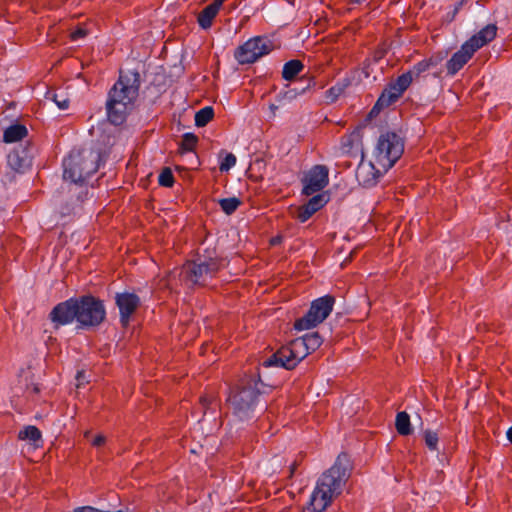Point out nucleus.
Masks as SVG:
<instances>
[{
	"mask_svg": "<svg viewBox=\"0 0 512 512\" xmlns=\"http://www.w3.org/2000/svg\"><path fill=\"white\" fill-rule=\"evenodd\" d=\"M107 317L104 301L92 294L71 297L56 304L48 319L55 330L76 322L82 330H95L102 325Z\"/></svg>",
	"mask_w": 512,
	"mask_h": 512,
	"instance_id": "f257e3e1",
	"label": "nucleus"
},
{
	"mask_svg": "<svg viewBox=\"0 0 512 512\" xmlns=\"http://www.w3.org/2000/svg\"><path fill=\"white\" fill-rule=\"evenodd\" d=\"M349 455L342 452L334 464L319 477L310 500L302 512H324L333 499L341 495L351 476Z\"/></svg>",
	"mask_w": 512,
	"mask_h": 512,
	"instance_id": "f03ea898",
	"label": "nucleus"
},
{
	"mask_svg": "<svg viewBox=\"0 0 512 512\" xmlns=\"http://www.w3.org/2000/svg\"><path fill=\"white\" fill-rule=\"evenodd\" d=\"M140 85L141 76L138 71H120L119 78L109 90L106 101L107 118L111 124L118 126L126 121L134 109Z\"/></svg>",
	"mask_w": 512,
	"mask_h": 512,
	"instance_id": "7ed1b4c3",
	"label": "nucleus"
},
{
	"mask_svg": "<svg viewBox=\"0 0 512 512\" xmlns=\"http://www.w3.org/2000/svg\"><path fill=\"white\" fill-rule=\"evenodd\" d=\"M259 384L265 385L258 370L256 374H245L238 384L230 389L227 401L232 414L240 421L250 420L255 416L261 395Z\"/></svg>",
	"mask_w": 512,
	"mask_h": 512,
	"instance_id": "20e7f679",
	"label": "nucleus"
},
{
	"mask_svg": "<svg viewBox=\"0 0 512 512\" xmlns=\"http://www.w3.org/2000/svg\"><path fill=\"white\" fill-rule=\"evenodd\" d=\"M100 162V151L93 147L73 149L63 160V178L74 184H84L97 172Z\"/></svg>",
	"mask_w": 512,
	"mask_h": 512,
	"instance_id": "39448f33",
	"label": "nucleus"
},
{
	"mask_svg": "<svg viewBox=\"0 0 512 512\" xmlns=\"http://www.w3.org/2000/svg\"><path fill=\"white\" fill-rule=\"evenodd\" d=\"M310 352L301 338L292 340L260 363L262 368H283L293 370Z\"/></svg>",
	"mask_w": 512,
	"mask_h": 512,
	"instance_id": "423d86ee",
	"label": "nucleus"
},
{
	"mask_svg": "<svg viewBox=\"0 0 512 512\" xmlns=\"http://www.w3.org/2000/svg\"><path fill=\"white\" fill-rule=\"evenodd\" d=\"M403 152V137L394 131H387L378 138L374 152L375 162L387 171L401 158Z\"/></svg>",
	"mask_w": 512,
	"mask_h": 512,
	"instance_id": "0eeeda50",
	"label": "nucleus"
},
{
	"mask_svg": "<svg viewBox=\"0 0 512 512\" xmlns=\"http://www.w3.org/2000/svg\"><path fill=\"white\" fill-rule=\"evenodd\" d=\"M334 304L335 297L332 295H325L313 300L306 314L295 321L294 329L302 331L316 327L330 315Z\"/></svg>",
	"mask_w": 512,
	"mask_h": 512,
	"instance_id": "6e6552de",
	"label": "nucleus"
},
{
	"mask_svg": "<svg viewBox=\"0 0 512 512\" xmlns=\"http://www.w3.org/2000/svg\"><path fill=\"white\" fill-rule=\"evenodd\" d=\"M273 50V43L264 36H256L236 48L234 57L239 64H251Z\"/></svg>",
	"mask_w": 512,
	"mask_h": 512,
	"instance_id": "1a4fd4ad",
	"label": "nucleus"
},
{
	"mask_svg": "<svg viewBox=\"0 0 512 512\" xmlns=\"http://www.w3.org/2000/svg\"><path fill=\"white\" fill-rule=\"evenodd\" d=\"M215 263H204L195 259L188 261L184 266L182 273L184 279L193 285H205L208 278H212L219 271Z\"/></svg>",
	"mask_w": 512,
	"mask_h": 512,
	"instance_id": "9d476101",
	"label": "nucleus"
},
{
	"mask_svg": "<svg viewBox=\"0 0 512 512\" xmlns=\"http://www.w3.org/2000/svg\"><path fill=\"white\" fill-rule=\"evenodd\" d=\"M329 170L325 165H315L302 179V194L313 195L321 191L329 182Z\"/></svg>",
	"mask_w": 512,
	"mask_h": 512,
	"instance_id": "9b49d317",
	"label": "nucleus"
},
{
	"mask_svg": "<svg viewBox=\"0 0 512 512\" xmlns=\"http://www.w3.org/2000/svg\"><path fill=\"white\" fill-rule=\"evenodd\" d=\"M115 304L119 309L120 324L125 328L129 325L131 316L136 312L141 301L135 293L122 292L116 293Z\"/></svg>",
	"mask_w": 512,
	"mask_h": 512,
	"instance_id": "f8f14e48",
	"label": "nucleus"
},
{
	"mask_svg": "<svg viewBox=\"0 0 512 512\" xmlns=\"http://www.w3.org/2000/svg\"><path fill=\"white\" fill-rule=\"evenodd\" d=\"M381 176V171L375 167L374 163H365L363 159L361 160L356 170V179L358 183L365 188H371L375 186Z\"/></svg>",
	"mask_w": 512,
	"mask_h": 512,
	"instance_id": "ddd939ff",
	"label": "nucleus"
},
{
	"mask_svg": "<svg viewBox=\"0 0 512 512\" xmlns=\"http://www.w3.org/2000/svg\"><path fill=\"white\" fill-rule=\"evenodd\" d=\"M316 86V81L313 76L306 77L303 76L300 79V83L296 85L295 87H287L285 91L279 92L276 96V100L279 103H282L284 101L291 102L294 100L297 96L302 95L306 93L311 88H314Z\"/></svg>",
	"mask_w": 512,
	"mask_h": 512,
	"instance_id": "4468645a",
	"label": "nucleus"
},
{
	"mask_svg": "<svg viewBox=\"0 0 512 512\" xmlns=\"http://www.w3.org/2000/svg\"><path fill=\"white\" fill-rule=\"evenodd\" d=\"M474 53V50L471 49L466 42H464L461 48L455 52L446 62L447 74L451 76L455 75L464 67L465 64H467Z\"/></svg>",
	"mask_w": 512,
	"mask_h": 512,
	"instance_id": "2eb2a0df",
	"label": "nucleus"
},
{
	"mask_svg": "<svg viewBox=\"0 0 512 512\" xmlns=\"http://www.w3.org/2000/svg\"><path fill=\"white\" fill-rule=\"evenodd\" d=\"M329 200L326 193H318L312 196L309 201L298 208L297 219L304 223L312 217L314 213L319 211Z\"/></svg>",
	"mask_w": 512,
	"mask_h": 512,
	"instance_id": "dca6fc26",
	"label": "nucleus"
},
{
	"mask_svg": "<svg viewBox=\"0 0 512 512\" xmlns=\"http://www.w3.org/2000/svg\"><path fill=\"white\" fill-rule=\"evenodd\" d=\"M496 33L497 26L495 24H488L468 39L466 43L476 52L478 49L491 42L496 37Z\"/></svg>",
	"mask_w": 512,
	"mask_h": 512,
	"instance_id": "f3484780",
	"label": "nucleus"
},
{
	"mask_svg": "<svg viewBox=\"0 0 512 512\" xmlns=\"http://www.w3.org/2000/svg\"><path fill=\"white\" fill-rule=\"evenodd\" d=\"M222 4L223 0H214L198 14L197 22L202 29H208L212 26Z\"/></svg>",
	"mask_w": 512,
	"mask_h": 512,
	"instance_id": "a211bd4d",
	"label": "nucleus"
},
{
	"mask_svg": "<svg viewBox=\"0 0 512 512\" xmlns=\"http://www.w3.org/2000/svg\"><path fill=\"white\" fill-rule=\"evenodd\" d=\"M18 439L23 441H29L31 445L38 448L42 445V433L34 425L25 426L18 433Z\"/></svg>",
	"mask_w": 512,
	"mask_h": 512,
	"instance_id": "6ab92c4d",
	"label": "nucleus"
},
{
	"mask_svg": "<svg viewBox=\"0 0 512 512\" xmlns=\"http://www.w3.org/2000/svg\"><path fill=\"white\" fill-rule=\"evenodd\" d=\"M196 259L207 264L214 262L215 266L220 270L223 267L224 259L218 256L215 247L207 246L202 250L199 249Z\"/></svg>",
	"mask_w": 512,
	"mask_h": 512,
	"instance_id": "aec40b11",
	"label": "nucleus"
},
{
	"mask_svg": "<svg viewBox=\"0 0 512 512\" xmlns=\"http://www.w3.org/2000/svg\"><path fill=\"white\" fill-rule=\"evenodd\" d=\"M394 102L388 98V93H381L376 103L373 105L369 113L366 115L363 126H365L372 119L377 117L379 113L384 109L392 105Z\"/></svg>",
	"mask_w": 512,
	"mask_h": 512,
	"instance_id": "412c9836",
	"label": "nucleus"
},
{
	"mask_svg": "<svg viewBox=\"0 0 512 512\" xmlns=\"http://www.w3.org/2000/svg\"><path fill=\"white\" fill-rule=\"evenodd\" d=\"M28 133L27 128L22 124H14L9 126L3 135V140L6 143H13L22 140Z\"/></svg>",
	"mask_w": 512,
	"mask_h": 512,
	"instance_id": "4be33fe9",
	"label": "nucleus"
},
{
	"mask_svg": "<svg viewBox=\"0 0 512 512\" xmlns=\"http://www.w3.org/2000/svg\"><path fill=\"white\" fill-rule=\"evenodd\" d=\"M395 428L399 435L408 436L412 434L413 428L410 422V416L407 412H398L395 419Z\"/></svg>",
	"mask_w": 512,
	"mask_h": 512,
	"instance_id": "5701e85b",
	"label": "nucleus"
},
{
	"mask_svg": "<svg viewBox=\"0 0 512 512\" xmlns=\"http://www.w3.org/2000/svg\"><path fill=\"white\" fill-rule=\"evenodd\" d=\"M351 84L350 79L344 78L341 81H338L334 86L328 89L325 93V98L327 103H334L338 100L339 96L344 93L347 87Z\"/></svg>",
	"mask_w": 512,
	"mask_h": 512,
	"instance_id": "b1692460",
	"label": "nucleus"
},
{
	"mask_svg": "<svg viewBox=\"0 0 512 512\" xmlns=\"http://www.w3.org/2000/svg\"><path fill=\"white\" fill-rule=\"evenodd\" d=\"M304 69L300 60L293 59L286 62L283 66L282 77L287 81L293 80Z\"/></svg>",
	"mask_w": 512,
	"mask_h": 512,
	"instance_id": "393cba45",
	"label": "nucleus"
},
{
	"mask_svg": "<svg viewBox=\"0 0 512 512\" xmlns=\"http://www.w3.org/2000/svg\"><path fill=\"white\" fill-rule=\"evenodd\" d=\"M46 99L52 100L62 110L69 107L70 100L62 90H48L46 92Z\"/></svg>",
	"mask_w": 512,
	"mask_h": 512,
	"instance_id": "a878e982",
	"label": "nucleus"
},
{
	"mask_svg": "<svg viewBox=\"0 0 512 512\" xmlns=\"http://www.w3.org/2000/svg\"><path fill=\"white\" fill-rule=\"evenodd\" d=\"M197 142L198 137L195 134L190 132L185 133L179 145V152L181 154L193 152Z\"/></svg>",
	"mask_w": 512,
	"mask_h": 512,
	"instance_id": "bb28decb",
	"label": "nucleus"
},
{
	"mask_svg": "<svg viewBox=\"0 0 512 512\" xmlns=\"http://www.w3.org/2000/svg\"><path fill=\"white\" fill-rule=\"evenodd\" d=\"M214 117V110L211 106H206L195 114V125L197 127L206 126Z\"/></svg>",
	"mask_w": 512,
	"mask_h": 512,
	"instance_id": "cd10ccee",
	"label": "nucleus"
},
{
	"mask_svg": "<svg viewBox=\"0 0 512 512\" xmlns=\"http://www.w3.org/2000/svg\"><path fill=\"white\" fill-rule=\"evenodd\" d=\"M300 338L310 353L317 350L323 342V339L318 332L307 333Z\"/></svg>",
	"mask_w": 512,
	"mask_h": 512,
	"instance_id": "c85d7f7f",
	"label": "nucleus"
},
{
	"mask_svg": "<svg viewBox=\"0 0 512 512\" xmlns=\"http://www.w3.org/2000/svg\"><path fill=\"white\" fill-rule=\"evenodd\" d=\"M218 203L222 211L227 215L233 214L241 205V201L237 197L223 198Z\"/></svg>",
	"mask_w": 512,
	"mask_h": 512,
	"instance_id": "c756f323",
	"label": "nucleus"
},
{
	"mask_svg": "<svg viewBox=\"0 0 512 512\" xmlns=\"http://www.w3.org/2000/svg\"><path fill=\"white\" fill-rule=\"evenodd\" d=\"M362 126L357 127L346 139L342 141V149L345 152H349L355 142H359L361 139Z\"/></svg>",
	"mask_w": 512,
	"mask_h": 512,
	"instance_id": "7c9ffc66",
	"label": "nucleus"
},
{
	"mask_svg": "<svg viewBox=\"0 0 512 512\" xmlns=\"http://www.w3.org/2000/svg\"><path fill=\"white\" fill-rule=\"evenodd\" d=\"M158 182L160 186L163 187H172L175 180L172 173L171 168L164 167L158 177Z\"/></svg>",
	"mask_w": 512,
	"mask_h": 512,
	"instance_id": "2f4dec72",
	"label": "nucleus"
},
{
	"mask_svg": "<svg viewBox=\"0 0 512 512\" xmlns=\"http://www.w3.org/2000/svg\"><path fill=\"white\" fill-rule=\"evenodd\" d=\"M394 82H395V85L398 87V90L400 91V93H404L413 81H412V77H411L410 73L405 72V73L399 75L394 80Z\"/></svg>",
	"mask_w": 512,
	"mask_h": 512,
	"instance_id": "473e14b6",
	"label": "nucleus"
},
{
	"mask_svg": "<svg viewBox=\"0 0 512 512\" xmlns=\"http://www.w3.org/2000/svg\"><path fill=\"white\" fill-rule=\"evenodd\" d=\"M429 71L426 61H419L407 73H410L412 81L417 80L423 73Z\"/></svg>",
	"mask_w": 512,
	"mask_h": 512,
	"instance_id": "72a5a7b5",
	"label": "nucleus"
},
{
	"mask_svg": "<svg viewBox=\"0 0 512 512\" xmlns=\"http://www.w3.org/2000/svg\"><path fill=\"white\" fill-rule=\"evenodd\" d=\"M424 440H425L426 446L430 450H432V451L437 450L438 435L436 432L431 431V430H426L424 432Z\"/></svg>",
	"mask_w": 512,
	"mask_h": 512,
	"instance_id": "f704fd0d",
	"label": "nucleus"
},
{
	"mask_svg": "<svg viewBox=\"0 0 512 512\" xmlns=\"http://www.w3.org/2000/svg\"><path fill=\"white\" fill-rule=\"evenodd\" d=\"M236 164V156L233 153H226L219 165L221 172H228Z\"/></svg>",
	"mask_w": 512,
	"mask_h": 512,
	"instance_id": "c9c22d12",
	"label": "nucleus"
},
{
	"mask_svg": "<svg viewBox=\"0 0 512 512\" xmlns=\"http://www.w3.org/2000/svg\"><path fill=\"white\" fill-rule=\"evenodd\" d=\"M382 92L388 93V98H390L394 103L403 95V93H400L398 90L394 81H391Z\"/></svg>",
	"mask_w": 512,
	"mask_h": 512,
	"instance_id": "e433bc0d",
	"label": "nucleus"
},
{
	"mask_svg": "<svg viewBox=\"0 0 512 512\" xmlns=\"http://www.w3.org/2000/svg\"><path fill=\"white\" fill-rule=\"evenodd\" d=\"M443 59L444 57L441 54H435L427 59H423V61H426L427 67L430 70L438 66L443 61Z\"/></svg>",
	"mask_w": 512,
	"mask_h": 512,
	"instance_id": "4c0bfd02",
	"label": "nucleus"
},
{
	"mask_svg": "<svg viewBox=\"0 0 512 512\" xmlns=\"http://www.w3.org/2000/svg\"><path fill=\"white\" fill-rule=\"evenodd\" d=\"M88 35V30L83 26H78L75 30L71 32V39L73 41H77L79 39H83Z\"/></svg>",
	"mask_w": 512,
	"mask_h": 512,
	"instance_id": "58836bf2",
	"label": "nucleus"
},
{
	"mask_svg": "<svg viewBox=\"0 0 512 512\" xmlns=\"http://www.w3.org/2000/svg\"><path fill=\"white\" fill-rule=\"evenodd\" d=\"M8 159L11 166H13L16 170L20 169L21 165L18 163L20 159L17 152L10 154Z\"/></svg>",
	"mask_w": 512,
	"mask_h": 512,
	"instance_id": "ea45409f",
	"label": "nucleus"
},
{
	"mask_svg": "<svg viewBox=\"0 0 512 512\" xmlns=\"http://www.w3.org/2000/svg\"><path fill=\"white\" fill-rule=\"evenodd\" d=\"M78 185L80 186V191L77 194V200L79 202H83L87 198L88 189L83 184H78Z\"/></svg>",
	"mask_w": 512,
	"mask_h": 512,
	"instance_id": "a19ab883",
	"label": "nucleus"
},
{
	"mask_svg": "<svg viewBox=\"0 0 512 512\" xmlns=\"http://www.w3.org/2000/svg\"><path fill=\"white\" fill-rule=\"evenodd\" d=\"M105 441H106L105 436H103V435H97V436L94 438V440H93L92 444H93V446H95V447H100V446H102V445L105 443Z\"/></svg>",
	"mask_w": 512,
	"mask_h": 512,
	"instance_id": "79ce46f5",
	"label": "nucleus"
},
{
	"mask_svg": "<svg viewBox=\"0 0 512 512\" xmlns=\"http://www.w3.org/2000/svg\"><path fill=\"white\" fill-rule=\"evenodd\" d=\"M386 51L384 49H379L374 52V60L379 61L385 55Z\"/></svg>",
	"mask_w": 512,
	"mask_h": 512,
	"instance_id": "37998d69",
	"label": "nucleus"
},
{
	"mask_svg": "<svg viewBox=\"0 0 512 512\" xmlns=\"http://www.w3.org/2000/svg\"><path fill=\"white\" fill-rule=\"evenodd\" d=\"M461 6H462V2H459V3L455 6V8L453 9V11H452L451 15H450V13L448 14V16L450 17V19H454V17H455V16H456V14L458 13V11H459V9H460V7H461Z\"/></svg>",
	"mask_w": 512,
	"mask_h": 512,
	"instance_id": "c03bdc74",
	"label": "nucleus"
},
{
	"mask_svg": "<svg viewBox=\"0 0 512 512\" xmlns=\"http://www.w3.org/2000/svg\"><path fill=\"white\" fill-rule=\"evenodd\" d=\"M200 403H201L202 407H203L204 409H206V408H208V406L210 405L211 400H210V399H208L207 397H201V398H200Z\"/></svg>",
	"mask_w": 512,
	"mask_h": 512,
	"instance_id": "a18cd8bd",
	"label": "nucleus"
},
{
	"mask_svg": "<svg viewBox=\"0 0 512 512\" xmlns=\"http://www.w3.org/2000/svg\"><path fill=\"white\" fill-rule=\"evenodd\" d=\"M507 438L512 443V426L507 431Z\"/></svg>",
	"mask_w": 512,
	"mask_h": 512,
	"instance_id": "49530a36",
	"label": "nucleus"
},
{
	"mask_svg": "<svg viewBox=\"0 0 512 512\" xmlns=\"http://www.w3.org/2000/svg\"><path fill=\"white\" fill-rule=\"evenodd\" d=\"M270 109H271L273 112H275V110H277V109H278V106H277V105H275V104H270Z\"/></svg>",
	"mask_w": 512,
	"mask_h": 512,
	"instance_id": "de8ad7c7",
	"label": "nucleus"
},
{
	"mask_svg": "<svg viewBox=\"0 0 512 512\" xmlns=\"http://www.w3.org/2000/svg\"><path fill=\"white\" fill-rule=\"evenodd\" d=\"M280 242V237H276L272 239V244H277Z\"/></svg>",
	"mask_w": 512,
	"mask_h": 512,
	"instance_id": "09e8293b",
	"label": "nucleus"
},
{
	"mask_svg": "<svg viewBox=\"0 0 512 512\" xmlns=\"http://www.w3.org/2000/svg\"><path fill=\"white\" fill-rule=\"evenodd\" d=\"M362 0H350L352 4H360Z\"/></svg>",
	"mask_w": 512,
	"mask_h": 512,
	"instance_id": "8fccbe9b",
	"label": "nucleus"
},
{
	"mask_svg": "<svg viewBox=\"0 0 512 512\" xmlns=\"http://www.w3.org/2000/svg\"><path fill=\"white\" fill-rule=\"evenodd\" d=\"M295 469H296V464H293V465L291 466V473H292V474L294 473Z\"/></svg>",
	"mask_w": 512,
	"mask_h": 512,
	"instance_id": "3c124183",
	"label": "nucleus"
},
{
	"mask_svg": "<svg viewBox=\"0 0 512 512\" xmlns=\"http://www.w3.org/2000/svg\"><path fill=\"white\" fill-rule=\"evenodd\" d=\"M33 391H34L35 393H38V392H39V388H38L37 386H34V387H33Z\"/></svg>",
	"mask_w": 512,
	"mask_h": 512,
	"instance_id": "603ef678",
	"label": "nucleus"
}]
</instances>
